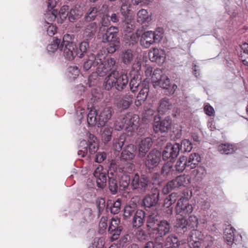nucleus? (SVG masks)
Here are the masks:
<instances>
[{
  "instance_id": "1",
  "label": "nucleus",
  "mask_w": 248,
  "mask_h": 248,
  "mask_svg": "<svg viewBox=\"0 0 248 248\" xmlns=\"http://www.w3.org/2000/svg\"><path fill=\"white\" fill-rule=\"evenodd\" d=\"M128 82L126 74L119 75L116 70H113L106 78L104 86L106 90H109L113 86L119 91H122L126 87Z\"/></svg>"
},
{
  "instance_id": "2",
  "label": "nucleus",
  "mask_w": 248,
  "mask_h": 248,
  "mask_svg": "<svg viewBox=\"0 0 248 248\" xmlns=\"http://www.w3.org/2000/svg\"><path fill=\"white\" fill-rule=\"evenodd\" d=\"M188 243L190 248H201V244L205 248L211 247L213 245L214 239L210 235L204 236L201 232L193 230L189 233Z\"/></svg>"
},
{
  "instance_id": "3",
  "label": "nucleus",
  "mask_w": 248,
  "mask_h": 248,
  "mask_svg": "<svg viewBox=\"0 0 248 248\" xmlns=\"http://www.w3.org/2000/svg\"><path fill=\"white\" fill-rule=\"evenodd\" d=\"M140 118L137 115L126 116L123 118L121 123L116 122L114 124L116 130H121L124 128L128 136H132L139 126Z\"/></svg>"
},
{
  "instance_id": "4",
  "label": "nucleus",
  "mask_w": 248,
  "mask_h": 248,
  "mask_svg": "<svg viewBox=\"0 0 248 248\" xmlns=\"http://www.w3.org/2000/svg\"><path fill=\"white\" fill-rule=\"evenodd\" d=\"M88 143L85 140L80 141L78 154L80 157H85L88 153V149L90 154H94L98 149V143L96 137L93 134L88 133Z\"/></svg>"
},
{
  "instance_id": "5",
  "label": "nucleus",
  "mask_w": 248,
  "mask_h": 248,
  "mask_svg": "<svg viewBox=\"0 0 248 248\" xmlns=\"http://www.w3.org/2000/svg\"><path fill=\"white\" fill-rule=\"evenodd\" d=\"M109 174L112 176H117L120 179V187L122 190H125L128 186L130 177L126 174L123 168H117V164L115 160H111L110 163V171Z\"/></svg>"
},
{
  "instance_id": "6",
  "label": "nucleus",
  "mask_w": 248,
  "mask_h": 248,
  "mask_svg": "<svg viewBox=\"0 0 248 248\" xmlns=\"http://www.w3.org/2000/svg\"><path fill=\"white\" fill-rule=\"evenodd\" d=\"M191 183L190 177L188 175H180L169 182L163 187L162 192L168 194L171 190L180 186H186Z\"/></svg>"
},
{
  "instance_id": "7",
  "label": "nucleus",
  "mask_w": 248,
  "mask_h": 248,
  "mask_svg": "<svg viewBox=\"0 0 248 248\" xmlns=\"http://www.w3.org/2000/svg\"><path fill=\"white\" fill-rule=\"evenodd\" d=\"M69 37V34H66L63 36V41L60 46L59 49L62 51L63 55L65 59L72 60L75 57L76 45L67 40Z\"/></svg>"
},
{
  "instance_id": "8",
  "label": "nucleus",
  "mask_w": 248,
  "mask_h": 248,
  "mask_svg": "<svg viewBox=\"0 0 248 248\" xmlns=\"http://www.w3.org/2000/svg\"><path fill=\"white\" fill-rule=\"evenodd\" d=\"M149 184L148 178L142 175L141 177L138 173L134 174L131 186L133 190H137L139 193H143L146 191Z\"/></svg>"
},
{
  "instance_id": "9",
  "label": "nucleus",
  "mask_w": 248,
  "mask_h": 248,
  "mask_svg": "<svg viewBox=\"0 0 248 248\" xmlns=\"http://www.w3.org/2000/svg\"><path fill=\"white\" fill-rule=\"evenodd\" d=\"M151 79L155 88L159 86L163 89H167L170 85L168 77L162 74V71L158 69L154 70Z\"/></svg>"
},
{
  "instance_id": "10",
  "label": "nucleus",
  "mask_w": 248,
  "mask_h": 248,
  "mask_svg": "<svg viewBox=\"0 0 248 248\" xmlns=\"http://www.w3.org/2000/svg\"><path fill=\"white\" fill-rule=\"evenodd\" d=\"M162 37V34L159 32L147 31L142 34L140 39V44L143 47L148 48L156 41L159 40Z\"/></svg>"
},
{
  "instance_id": "11",
  "label": "nucleus",
  "mask_w": 248,
  "mask_h": 248,
  "mask_svg": "<svg viewBox=\"0 0 248 248\" xmlns=\"http://www.w3.org/2000/svg\"><path fill=\"white\" fill-rule=\"evenodd\" d=\"M161 160V153L157 150H153L146 156L144 164L148 170L158 166Z\"/></svg>"
},
{
  "instance_id": "12",
  "label": "nucleus",
  "mask_w": 248,
  "mask_h": 248,
  "mask_svg": "<svg viewBox=\"0 0 248 248\" xmlns=\"http://www.w3.org/2000/svg\"><path fill=\"white\" fill-rule=\"evenodd\" d=\"M179 152L180 144L179 143H175L173 144L168 143L162 153L163 159L164 160L170 159L171 161L178 156Z\"/></svg>"
},
{
  "instance_id": "13",
  "label": "nucleus",
  "mask_w": 248,
  "mask_h": 248,
  "mask_svg": "<svg viewBox=\"0 0 248 248\" xmlns=\"http://www.w3.org/2000/svg\"><path fill=\"white\" fill-rule=\"evenodd\" d=\"M192 211V205L189 204L186 199L182 198L178 200L175 207L177 214L180 215L181 216H186L190 214Z\"/></svg>"
},
{
  "instance_id": "14",
  "label": "nucleus",
  "mask_w": 248,
  "mask_h": 248,
  "mask_svg": "<svg viewBox=\"0 0 248 248\" xmlns=\"http://www.w3.org/2000/svg\"><path fill=\"white\" fill-rule=\"evenodd\" d=\"M159 196V191L157 188L152 189L150 193L143 199L142 205L148 208L155 205L158 202Z\"/></svg>"
},
{
  "instance_id": "15",
  "label": "nucleus",
  "mask_w": 248,
  "mask_h": 248,
  "mask_svg": "<svg viewBox=\"0 0 248 248\" xmlns=\"http://www.w3.org/2000/svg\"><path fill=\"white\" fill-rule=\"evenodd\" d=\"M107 172L106 169H104L102 166L99 165L93 172V175L96 179L97 186L99 188H103L106 185Z\"/></svg>"
},
{
  "instance_id": "16",
  "label": "nucleus",
  "mask_w": 248,
  "mask_h": 248,
  "mask_svg": "<svg viewBox=\"0 0 248 248\" xmlns=\"http://www.w3.org/2000/svg\"><path fill=\"white\" fill-rule=\"evenodd\" d=\"M120 223L119 218L114 217L111 219L108 231L111 234V239L112 241L116 240L121 232L123 228Z\"/></svg>"
},
{
  "instance_id": "17",
  "label": "nucleus",
  "mask_w": 248,
  "mask_h": 248,
  "mask_svg": "<svg viewBox=\"0 0 248 248\" xmlns=\"http://www.w3.org/2000/svg\"><path fill=\"white\" fill-rule=\"evenodd\" d=\"M100 30L99 36H102V41L103 43L109 42L115 38L118 32V29L115 27H111L106 30L101 27Z\"/></svg>"
},
{
  "instance_id": "18",
  "label": "nucleus",
  "mask_w": 248,
  "mask_h": 248,
  "mask_svg": "<svg viewBox=\"0 0 248 248\" xmlns=\"http://www.w3.org/2000/svg\"><path fill=\"white\" fill-rule=\"evenodd\" d=\"M153 141L150 137H147L142 139L138 146V156L142 158L145 156L147 152L152 146Z\"/></svg>"
},
{
  "instance_id": "19",
  "label": "nucleus",
  "mask_w": 248,
  "mask_h": 248,
  "mask_svg": "<svg viewBox=\"0 0 248 248\" xmlns=\"http://www.w3.org/2000/svg\"><path fill=\"white\" fill-rule=\"evenodd\" d=\"M149 57L152 62H155L158 64L164 63L165 60V54L162 49L154 48L149 52Z\"/></svg>"
},
{
  "instance_id": "20",
  "label": "nucleus",
  "mask_w": 248,
  "mask_h": 248,
  "mask_svg": "<svg viewBox=\"0 0 248 248\" xmlns=\"http://www.w3.org/2000/svg\"><path fill=\"white\" fill-rule=\"evenodd\" d=\"M171 119L169 117H167L160 122H155L154 124V129L156 132H166L170 128Z\"/></svg>"
},
{
  "instance_id": "21",
  "label": "nucleus",
  "mask_w": 248,
  "mask_h": 248,
  "mask_svg": "<svg viewBox=\"0 0 248 248\" xmlns=\"http://www.w3.org/2000/svg\"><path fill=\"white\" fill-rule=\"evenodd\" d=\"M170 229V224L166 220H160L158 224L153 231L156 235L163 237L168 233Z\"/></svg>"
},
{
  "instance_id": "22",
  "label": "nucleus",
  "mask_w": 248,
  "mask_h": 248,
  "mask_svg": "<svg viewBox=\"0 0 248 248\" xmlns=\"http://www.w3.org/2000/svg\"><path fill=\"white\" fill-rule=\"evenodd\" d=\"M112 109L110 107H106L100 112L98 121V126H103L111 118Z\"/></svg>"
},
{
  "instance_id": "23",
  "label": "nucleus",
  "mask_w": 248,
  "mask_h": 248,
  "mask_svg": "<svg viewBox=\"0 0 248 248\" xmlns=\"http://www.w3.org/2000/svg\"><path fill=\"white\" fill-rule=\"evenodd\" d=\"M145 213L141 210H138L134 214L132 220L133 228H139L141 226L145 220Z\"/></svg>"
},
{
  "instance_id": "24",
  "label": "nucleus",
  "mask_w": 248,
  "mask_h": 248,
  "mask_svg": "<svg viewBox=\"0 0 248 248\" xmlns=\"http://www.w3.org/2000/svg\"><path fill=\"white\" fill-rule=\"evenodd\" d=\"M135 148L132 144L128 145L126 148L123 151L121 155V160L123 161L131 160L135 157Z\"/></svg>"
},
{
  "instance_id": "25",
  "label": "nucleus",
  "mask_w": 248,
  "mask_h": 248,
  "mask_svg": "<svg viewBox=\"0 0 248 248\" xmlns=\"http://www.w3.org/2000/svg\"><path fill=\"white\" fill-rule=\"evenodd\" d=\"M97 26L96 22H91L86 25L83 32V36L86 40L92 39L96 32Z\"/></svg>"
},
{
  "instance_id": "26",
  "label": "nucleus",
  "mask_w": 248,
  "mask_h": 248,
  "mask_svg": "<svg viewBox=\"0 0 248 248\" xmlns=\"http://www.w3.org/2000/svg\"><path fill=\"white\" fill-rule=\"evenodd\" d=\"M100 62H101V59L96 58L95 55L90 54L88 56V58L83 64V69L85 71H88L92 66L98 65Z\"/></svg>"
},
{
  "instance_id": "27",
  "label": "nucleus",
  "mask_w": 248,
  "mask_h": 248,
  "mask_svg": "<svg viewBox=\"0 0 248 248\" xmlns=\"http://www.w3.org/2000/svg\"><path fill=\"white\" fill-rule=\"evenodd\" d=\"M172 108L171 102L169 98L165 97L160 101L157 110L159 113L163 114L171 109Z\"/></svg>"
},
{
  "instance_id": "28",
  "label": "nucleus",
  "mask_w": 248,
  "mask_h": 248,
  "mask_svg": "<svg viewBox=\"0 0 248 248\" xmlns=\"http://www.w3.org/2000/svg\"><path fill=\"white\" fill-rule=\"evenodd\" d=\"M159 222H160V220H158L157 215L155 214L149 215L146 221V225L148 230L153 232L157 227Z\"/></svg>"
},
{
  "instance_id": "29",
  "label": "nucleus",
  "mask_w": 248,
  "mask_h": 248,
  "mask_svg": "<svg viewBox=\"0 0 248 248\" xmlns=\"http://www.w3.org/2000/svg\"><path fill=\"white\" fill-rule=\"evenodd\" d=\"M201 161V157L198 153H192L189 156L187 162V168L195 169Z\"/></svg>"
},
{
  "instance_id": "30",
  "label": "nucleus",
  "mask_w": 248,
  "mask_h": 248,
  "mask_svg": "<svg viewBox=\"0 0 248 248\" xmlns=\"http://www.w3.org/2000/svg\"><path fill=\"white\" fill-rule=\"evenodd\" d=\"M133 95L126 94L119 102L116 103L118 107L122 109H127L133 102Z\"/></svg>"
},
{
  "instance_id": "31",
  "label": "nucleus",
  "mask_w": 248,
  "mask_h": 248,
  "mask_svg": "<svg viewBox=\"0 0 248 248\" xmlns=\"http://www.w3.org/2000/svg\"><path fill=\"white\" fill-rule=\"evenodd\" d=\"M110 171V166L109 169L108 170V187L109 190L111 194H115L117 192L118 190V185L117 181L116 180L117 176H112L111 174H109Z\"/></svg>"
},
{
  "instance_id": "32",
  "label": "nucleus",
  "mask_w": 248,
  "mask_h": 248,
  "mask_svg": "<svg viewBox=\"0 0 248 248\" xmlns=\"http://www.w3.org/2000/svg\"><path fill=\"white\" fill-rule=\"evenodd\" d=\"M151 20V16L147 11L142 9L137 13V21L140 23H148Z\"/></svg>"
},
{
  "instance_id": "33",
  "label": "nucleus",
  "mask_w": 248,
  "mask_h": 248,
  "mask_svg": "<svg viewBox=\"0 0 248 248\" xmlns=\"http://www.w3.org/2000/svg\"><path fill=\"white\" fill-rule=\"evenodd\" d=\"M121 58L123 62L125 64H129L134 58L133 51L130 49L123 50L121 55Z\"/></svg>"
},
{
  "instance_id": "34",
  "label": "nucleus",
  "mask_w": 248,
  "mask_h": 248,
  "mask_svg": "<svg viewBox=\"0 0 248 248\" xmlns=\"http://www.w3.org/2000/svg\"><path fill=\"white\" fill-rule=\"evenodd\" d=\"M141 76L140 75H136L131 79L129 83L130 90L132 92L134 93L138 91L139 88L141 87Z\"/></svg>"
},
{
  "instance_id": "35",
  "label": "nucleus",
  "mask_w": 248,
  "mask_h": 248,
  "mask_svg": "<svg viewBox=\"0 0 248 248\" xmlns=\"http://www.w3.org/2000/svg\"><path fill=\"white\" fill-rule=\"evenodd\" d=\"M140 91L137 96L146 100L149 92V85L148 81L144 80L142 82Z\"/></svg>"
},
{
  "instance_id": "36",
  "label": "nucleus",
  "mask_w": 248,
  "mask_h": 248,
  "mask_svg": "<svg viewBox=\"0 0 248 248\" xmlns=\"http://www.w3.org/2000/svg\"><path fill=\"white\" fill-rule=\"evenodd\" d=\"M99 9V6H98L90 7L85 16V20L90 21L94 20L97 16Z\"/></svg>"
},
{
  "instance_id": "37",
  "label": "nucleus",
  "mask_w": 248,
  "mask_h": 248,
  "mask_svg": "<svg viewBox=\"0 0 248 248\" xmlns=\"http://www.w3.org/2000/svg\"><path fill=\"white\" fill-rule=\"evenodd\" d=\"M87 115V123L90 125H94L97 121V110L94 107H91Z\"/></svg>"
},
{
  "instance_id": "38",
  "label": "nucleus",
  "mask_w": 248,
  "mask_h": 248,
  "mask_svg": "<svg viewBox=\"0 0 248 248\" xmlns=\"http://www.w3.org/2000/svg\"><path fill=\"white\" fill-rule=\"evenodd\" d=\"M165 244L166 246H172L181 248L180 247V241L175 234H171L168 236L166 239Z\"/></svg>"
},
{
  "instance_id": "39",
  "label": "nucleus",
  "mask_w": 248,
  "mask_h": 248,
  "mask_svg": "<svg viewBox=\"0 0 248 248\" xmlns=\"http://www.w3.org/2000/svg\"><path fill=\"white\" fill-rule=\"evenodd\" d=\"M81 15V12L80 10V6L76 5L72 8L69 12L68 19L70 21L73 22L78 19Z\"/></svg>"
},
{
  "instance_id": "40",
  "label": "nucleus",
  "mask_w": 248,
  "mask_h": 248,
  "mask_svg": "<svg viewBox=\"0 0 248 248\" xmlns=\"http://www.w3.org/2000/svg\"><path fill=\"white\" fill-rule=\"evenodd\" d=\"M186 168H187L186 157L184 156H180L175 165L176 170L179 172H182Z\"/></svg>"
},
{
  "instance_id": "41",
  "label": "nucleus",
  "mask_w": 248,
  "mask_h": 248,
  "mask_svg": "<svg viewBox=\"0 0 248 248\" xmlns=\"http://www.w3.org/2000/svg\"><path fill=\"white\" fill-rule=\"evenodd\" d=\"M234 229L231 226H228L225 229L224 238L229 245L231 244L234 240Z\"/></svg>"
},
{
  "instance_id": "42",
  "label": "nucleus",
  "mask_w": 248,
  "mask_h": 248,
  "mask_svg": "<svg viewBox=\"0 0 248 248\" xmlns=\"http://www.w3.org/2000/svg\"><path fill=\"white\" fill-rule=\"evenodd\" d=\"M218 150L221 154L228 155L233 153L235 149L232 145L225 143L219 145Z\"/></svg>"
},
{
  "instance_id": "43",
  "label": "nucleus",
  "mask_w": 248,
  "mask_h": 248,
  "mask_svg": "<svg viewBox=\"0 0 248 248\" xmlns=\"http://www.w3.org/2000/svg\"><path fill=\"white\" fill-rule=\"evenodd\" d=\"M125 140V136L124 135H121L119 138L114 140L113 141V147L116 151L120 152L122 147L124 145Z\"/></svg>"
},
{
  "instance_id": "44",
  "label": "nucleus",
  "mask_w": 248,
  "mask_h": 248,
  "mask_svg": "<svg viewBox=\"0 0 248 248\" xmlns=\"http://www.w3.org/2000/svg\"><path fill=\"white\" fill-rule=\"evenodd\" d=\"M112 128L111 127H105L102 131L101 137L104 142L107 143L110 140Z\"/></svg>"
},
{
  "instance_id": "45",
  "label": "nucleus",
  "mask_w": 248,
  "mask_h": 248,
  "mask_svg": "<svg viewBox=\"0 0 248 248\" xmlns=\"http://www.w3.org/2000/svg\"><path fill=\"white\" fill-rule=\"evenodd\" d=\"M68 7L66 5L63 6L60 10L58 16H57L58 22L62 23L63 21L69 16L68 12Z\"/></svg>"
},
{
  "instance_id": "46",
  "label": "nucleus",
  "mask_w": 248,
  "mask_h": 248,
  "mask_svg": "<svg viewBox=\"0 0 248 248\" xmlns=\"http://www.w3.org/2000/svg\"><path fill=\"white\" fill-rule=\"evenodd\" d=\"M108 204H111L110 212L112 214H116L118 213L120 210V207L121 205V200L118 199L116 201L111 202V201H108L107 202V207Z\"/></svg>"
},
{
  "instance_id": "47",
  "label": "nucleus",
  "mask_w": 248,
  "mask_h": 248,
  "mask_svg": "<svg viewBox=\"0 0 248 248\" xmlns=\"http://www.w3.org/2000/svg\"><path fill=\"white\" fill-rule=\"evenodd\" d=\"M187 220V227L189 229L196 230L198 227L199 220L198 217L195 215L190 216Z\"/></svg>"
},
{
  "instance_id": "48",
  "label": "nucleus",
  "mask_w": 248,
  "mask_h": 248,
  "mask_svg": "<svg viewBox=\"0 0 248 248\" xmlns=\"http://www.w3.org/2000/svg\"><path fill=\"white\" fill-rule=\"evenodd\" d=\"M57 11L55 10L49 11L45 14V21L47 24H52L51 22H53L55 19L57 18Z\"/></svg>"
},
{
  "instance_id": "49",
  "label": "nucleus",
  "mask_w": 248,
  "mask_h": 248,
  "mask_svg": "<svg viewBox=\"0 0 248 248\" xmlns=\"http://www.w3.org/2000/svg\"><path fill=\"white\" fill-rule=\"evenodd\" d=\"M80 71L76 66H70L67 70V76L72 79H75L78 76Z\"/></svg>"
},
{
  "instance_id": "50",
  "label": "nucleus",
  "mask_w": 248,
  "mask_h": 248,
  "mask_svg": "<svg viewBox=\"0 0 248 248\" xmlns=\"http://www.w3.org/2000/svg\"><path fill=\"white\" fill-rule=\"evenodd\" d=\"M109 43V46L108 48V52L109 53H113L118 49L119 46V39L116 36L112 40L110 41Z\"/></svg>"
},
{
  "instance_id": "51",
  "label": "nucleus",
  "mask_w": 248,
  "mask_h": 248,
  "mask_svg": "<svg viewBox=\"0 0 248 248\" xmlns=\"http://www.w3.org/2000/svg\"><path fill=\"white\" fill-rule=\"evenodd\" d=\"M192 149V143L187 139H184L182 141L180 145V151L182 152H189Z\"/></svg>"
},
{
  "instance_id": "52",
  "label": "nucleus",
  "mask_w": 248,
  "mask_h": 248,
  "mask_svg": "<svg viewBox=\"0 0 248 248\" xmlns=\"http://www.w3.org/2000/svg\"><path fill=\"white\" fill-rule=\"evenodd\" d=\"M104 64L106 67L107 70H108V72L109 71H113V70H115L116 68V62L115 60L112 58H109L106 59L105 61H103Z\"/></svg>"
},
{
  "instance_id": "53",
  "label": "nucleus",
  "mask_w": 248,
  "mask_h": 248,
  "mask_svg": "<svg viewBox=\"0 0 248 248\" xmlns=\"http://www.w3.org/2000/svg\"><path fill=\"white\" fill-rule=\"evenodd\" d=\"M89 47V42L87 40L83 41L82 42L79 46V52H78V54H79V57L81 58L84 55V54L86 53L87 49Z\"/></svg>"
},
{
  "instance_id": "54",
  "label": "nucleus",
  "mask_w": 248,
  "mask_h": 248,
  "mask_svg": "<svg viewBox=\"0 0 248 248\" xmlns=\"http://www.w3.org/2000/svg\"><path fill=\"white\" fill-rule=\"evenodd\" d=\"M161 174L163 176H169L173 174L172 165L170 163H166L163 165L161 169Z\"/></svg>"
},
{
  "instance_id": "55",
  "label": "nucleus",
  "mask_w": 248,
  "mask_h": 248,
  "mask_svg": "<svg viewBox=\"0 0 248 248\" xmlns=\"http://www.w3.org/2000/svg\"><path fill=\"white\" fill-rule=\"evenodd\" d=\"M176 227L177 228H180L185 232L187 230V220L184 217L177 218L176 219Z\"/></svg>"
},
{
  "instance_id": "56",
  "label": "nucleus",
  "mask_w": 248,
  "mask_h": 248,
  "mask_svg": "<svg viewBox=\"0 0 248 248\" xmlns=\"http://www.w3.org/2000/svg\"><path fill=\"white\" fill-rule=\"evenodd\" d=\"M135 210V205H126L124 208V217L125 219L128 218L131 216Z\"/></svg>"
},
{
  "instance_id": "57",
  "label": "nucleus",
  "mask_w": 248,
  "mask_h": 248,
  "mask_svg": "<svg viewBox=\"0 0 248 248\" xmlns=\"http://www.w3.org/2000/svg\"><path fill=\"white\" fill-rule=\"evenodd\" d=\"M96 205L98 210V216H99L104 211L105 204V200L103 198H99L96 201Z\"/></svg>"
},
{
  "instance_id": "58",
  "label": "nucleus",
  "mask_w": 248,
  "mask_h": 248,
  "mask_svg": "<svg viewBox=\"0 0 248 248\" xmlns=\"http://www.w3.org/2000/svg\"><path fill=\"white\" fill-rule=\"evenodd\" d=\"M60 40L59 39H55L47 47V50L49 53H54L58 48H59V44Z\"/></svg>"
},
{
  "instance_id": "59",
  "label": "nucleus",
  "mask_w": 248,
  "mask_h": 248,
  "mask_svg": "<svg viewBox=\"0 0 248 248\" xmlns=\"http://www.w3.org/2000/svg\"><path fill=\"white\" fill-rule=\"evenodd\" d=\"M96 72L97 74L100 77L104 76L108 73L103 62H102L101 61V62L99 63L98 66L96 68Z\"/></svg>"
},
{
  "instance_id": "60",
  "label": "nucleus",
  "mask_w": 248,
  "mask_h": 248,
  "mask_svg": "<svg viewBox=\"0 0 248 248\" xmlns=\"http://www.w3.org/2000/svg\"><path fill=\"white\" fill-rule=\"evenodd\" d=\"M122 2L121 12L122 14L126 16L129 12L128 5L129 4V0H120Z\"/></svg>"
},
{
  "instance_id": "61",
  "label": "nucleus",
  "mask_w": 248,
  "mask_h": 248,
  "mask_svg": "<svg viewBox=\"0 0 248 248\" xmlns=\"http://www.w3.org/2000/svg\"><path fill=\"white\" fill-rule=\"evenodd\" d=\"M104 241L103 238L94 239L93 242L89 248H103L104 246Z\"/></svg>"
},
{
  "instance_id": "62",
  "label": "nucleus",
  "mask_w": 248,
  "mask_h": 248,
  "mask_svg": "<svg viewBox=\"0 0 248 248\" xmlns=\"http://www.w3.org/2000/svg\"><path fill=\"white\" fill-rule=\"evenodd\" d=\"M172 204L173 203L170 202V201L167 197L165 199L164 201V207L168 208V209L166 211V212L169 215H171L173 212V208L171 207Z\"/></svg>"
},
{
  "instance_id": "63",
  "label": "nucleus",
  "mask_w": 248,
  "mask_h": 248,
  "mask_svg": "<svg viewBox=\"0 0 248 248\" xmlns=\"http://www.w3.org/2000/svg\"><path fill=\"white\" fill-rule=\"evenodd\" d=\"M107 226V218L104 217H102L99 224L100 232H103L106 230Z\"/></svg>"
},
{
  "instance_id": "64",
  "label": "nucleus",
  "mask_w": 248,
  "mask_h": 248,
  "mask_svg": "<svg viewBox=\"0 0 248 248\" xmlns=\"http://www.w3.org/2000/svg\"><path fill=\"white\" fill-rule=\"evenodd\" d=\"M107 157V155L105 152H99L96 155L95 161L97 163H101Z\"/></svg>"
}]
</instances>
